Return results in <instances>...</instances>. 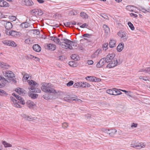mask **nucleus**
<instances>
[{"mask_svg": "<svg viewBox=\"0 0 150 150\" xmlns=\"http://www.w3.org/2000/svg\"><path fill=\"white\" fill-rule=\"evenodd\" d=\"M50 39L53 41L57 44H58L62 46V47L65 49H69L70 50L73 49V46L75 47L77 46V44L76 43L71 41L70 40L66 39H61V40L64 41V42H61L59 39L56 37H50Z\"/></svg>", "mask_w": 150, "mask_h": 150, "instance_id": "1", "label": "nucleus"}, {"mask_svg": "<svg viewBox=\"0 0 150 150\" xmlns=\"http://www.w3.org/2000/svg\"><path fill=\"white\" fill-rule=\"evenodd\" d=\"M27 81L30 86L28 88L30 92L28 93V95L32 99H35L38 97V94L33 93L31 92L37 93L40 92L41 90L40 89L36 88L38 86V84L36 82L32 80H28Z\"/></svg>", "mask_w": 150, "mask_h": 150, "instance_id": "2", "label": "nucleus"}, {"mask_svg": "<svg viewBox=\"0 0 150 150\" xmlns=\"http://www.w3.org/2000/svg\"><path fill=\"white\" fill-rule=\"evenodd\" d=\"M52 85L50 83H44L42 84L41 89L44 92L53 93L57 97L63 94L62 92L54 90L52 88Z\"/></svg>", "mask_w": 150, "mask_h": 150, "instance_id": "3", "label": "nucleus"}, {"mask_svg": "<svg viewBox=\"0 0 150 150\" xmlns=\"http://www.w3.org/2000/svg\"><path fill=\"white\" fill-rule=\"evenodd\" d=\"M115 56V54H111L108 55L105 58L106 63H109L107 66V68H110L117 65V61L116 59L114 58Z\"/></svg>", "mask_w": 150, "mask_h": 150, "instance_id": "4", "label": "nucleus"}, {"mask_svg": "<svg viewBox=\"0 0 150 150\" xmlns=\"http://www.w3.org/2000/svg\"><path fill=\"white\" fill-rule=\"evenodd\" d=\"M4 76L8 78H13L15 77V75L11 71L7 70L3 72Z\"/></svg>", "mask_w": 150, "mask_h": 150, "instance_id": "5", "label": "nucleus"}, {"mask_svg": "<svg viewBox=\"0 0 150 150\" xmlns=\"http://www.w3.org/2000/svg\"><path fill=\"white\" fill-rule=\"evenodd\" d=\"M1 23L4 25L5 28L7 30H10L12 28V24L10 22L2 21H1Z\"/></svg>", "mask_w": 150, "mask_h": 150, "instance_id": "6", "label": "nucleus"}, {"mask_svg": "<svg viewBox=\"0 0 150 150\" xmlns=\"http://www.w3.org/2000/svg\"><path fill=\"white\" fill-rule=\"evenodd\" d=\"M105 131L110 137H113L116 134L117 131L115 129H105Z\"/></svg>", "mask_w": 150, "mask_h": 150, "instance_id": "7", "label": "nucleus"}, {"mask_svg": "<svg viewBox=\"0 0 150 150\" xmlns=\"http://www.w3.org/2000/svg\"><path fill=\"white\" fill-rule=\"evenodd\" d=\"M31 13L36 16L42 15L43 14V11L40 9H34L31 11Z\"/></svg>", "mask_w": 150, "mask_h": 150, "instance_id": "8", "label": "nucleus"}, {"mask_svg": "<svg viewBox=\"0 0 150 150\" xmlns=\"http://www.w3.org/2000/svg\"><path fill=\"white\" fill-rule=\"evenodd\" d=\"M86 79L90 81L99 82L101 80L99 78L92 76H87L86 77Z\"/></svg>", "mask_w": 150, "mask_h": 150, "instance_id": "9", "label": "nucleus"}, {"mask_svg": "<svg viewBox=\"0 0 150 150\" xmlns=\"http://www.w3.org/2000/svg\"><path fill=\"white\" fill-rule=\"evenodd\" d=\"M13 95L18 100V102L20 103L23 105L25 104V103L24 100L21 96L15 93H13Z\"/></svg>", "mask_w": 150, "mask_h": 150, "instance_id": "10", "label": "nucleus"}, {"mask_svg": "<svg viewBox=\"0 0 150 150\" xmlns=\"http://www.w3.org/2000/svg\"><path fill=\"white\" fill-rule=\"evenodd\" d=\"M0 67L3 69H9L10 66L3 62H0Z\"/></svg>", "mask_w": 150, "mask_h": 150, "instance_id": "11", "label": "nucleus"}, {"mask_svg": "<svg viewBox=\"0 0 150 150\" xmlns=\"http://www.w3.org/2000/svg\"><path fill=\"white\" fill-rule=\"evenodd\" d=\"M6 35H11L13 37H16L18 34V33L15 31H10L6 32Z\"/></svg>", "mask_w": 150, "mask_h": 150, "instance_id": "12", "label": "nucleus"}, {"mask_svg": "<svg viewBox=\"0 0 150 150\" xmlns=\"http://www.w3.org/2000/svg\"><path fill=\"white\" fill-rule=\"evenodd\" d=\"M11 100L12 101L13 104L15 107L17 108H21V106L18 104L17 102V101L15 98L13 97H11Z\"/></svg>", "mask_w": 150, "mask_h": 150, "instance_id": "13", "label": "nucleus"}, {"mask_svg": "<svg viewBox=\"0 0 150 150\" xmlns=\"http://www.w3.org/2000/svg\"><path fill=\"white\" fill-rule=\"evenodd\" d=\"M124 45V44L122 42L120 43L117 48V51L119 52L122 51L123 49Z\"/></svg>", "mask_w": 150, "mask_h": 150, "instance_id": "14", "label": "nucleus"}, {"mask_svg": "<svg viewBox=\"0 0 150 150\" xmlns=\"http://www.w3.org/2000/svg\"><path fill=\"white\" fill-rule=\"evenodd\" d=\"M101 50L100 49H98L91 56L92 58H95L98 57L99 55L100 52Z\"/></svg>", "mask_w": 150, "mask_h": 150, "instance_id": "15", "label": "nucleus"}, {"mask_svg": "<svg viewBox=\"0 0 150 150\" xmlns=\"http://www.w3.org/2000/svg\"><path fill=\"white\" fill-rule=\"evenodd\" d=\"M33 50L37 52H39L41 50V48L38 44H35L33 46Z\"/></svg>", "mask_w": 150, "mask_h": 150, "instance_id": "16", "label": "nucleus"}, {"mask_svg": "<svg viewBox=\"0 0 150 150\" xmlns=\"http://www.w3.org/2000/svg\"><path fill=\"white\" fill-rule=\"evenodd\" d=\"M22 117L24 118L26 120L28 121H32L34 119L30 116L27 115H26L23 114L22 115Z\"/></svg>", "mask_w": 150, "mask_h": 150, "instance_id": "17", "label": "nucleus"}, {"mask_svg": "<svg viewBox=\"0 0 150 150\" xmlns=\"http://www.w3.org/2000/svg\"><path fill=\"white\" fill-rule=\"evenodd\" d=\"M16 91L20 95H23L25 94L24 90L21 88H18L16 89Z\"/></svg>", "mask_w": 150, "mask_h": 150, "instance_id": "18", "label": "nucleus"}, {"mask_svg": "<svg viewBox=\"0 0 150 150\" xmlns=\"http://www.w3.org/2000/svg\"><path fill=\"white\" fill-rule=\"evenodd\" d=\"M47 46L49 49L52 50H54L56 48V45L52 44H47Z\"/></svg>", "mask_w": 150, "mask_h": 150, "instance_id": "19", "label": "nucleus"}, {"mask_svg": "<svg viewBox=\"0 0 150 150\" xmlns=\"http://www.w3.org/2000/svg\"><path fill=\"white\" fill-rule=\"evenodd\" d=\"M0 80L2 82L3 85L5 84L7 82V81L6 79L1 76H0ZM3 86V85H2L0 83V88L2 87Z\"/></svg>", "mask_w": 150, "mask_h": 150, "instance_id": "20", "label": "nucleus"}, {"mask_svg": "<svg viewBox=\"0 0 150 150\" xmlns=\"http://www.w3.org/2000/svg\"><path fill=\"white\" fill-rule=\"evenodd\" d=\"M117 35L118 36L120 37V39L123 37L124 36L127 35L126 33L122 30H120L117 33Z\"/></svg>", "mask_w": 150, "mask_h": 150, "instance_id": "21", "label": "nucleus"}, {"mask_svg": "<svg viewBox=\"0 0 150 150\" xmlns=\"http://www.w3.org/2000/svg\"><path fill=\"white\" fill-rule=\"evenodd\" d=\"M24 4L27 6H31L34 4V3L31 0H25L24 1Z\"/></svg>", "mask_w": 150, "mask_h": 150, "instance_id": "22", "label": "nucleus"}, {"mask_svg": "<svg viewBox=\"0 0 150 150\" xmlns=\"http://www.w3.org/2000/svg\"><path fill=\"white\" fill-rule=\"evenodd\" d=\"M27 105L30 108H33L35 105V104L32 101L28 100L27 102Z\"/></svg>", "mask_w": 150, "mask_h": 150, "instance_id": "23", "label": "nucleus"}, {"mask_svg": "<svg viewBox=\"0 0 150 150\" xmlns=\"http://www.w3.org/2000/svg\"><path fill=\"white\" fill-rule=\"evenodd\" d=\"M135 146L137 149H140L144 148L145 146V145L143 143H140L138 144L137 143L136 145H135Z\"/></svg>", "mask_w": 150, "mask_h": 150, "instance_id": "24", "label": "nucleus"}, {"mask_svg": "<svg viewBox=\"0 0 150 150\" xmlns=\"http://www.w3.org/2000/svg\"><path fill=\"white\" fill-rule=\"evenodd\" d=\"M8 4L5 1L3 0H0V6L1 7L6 6Z\"/></svg>", "mask_w": 150, "mask_h": 150, "instance_id": "25", "label": "nucleus"}, {"mask_svg": "<svg viewBox=\"0 0 150 150\" xmlns=\"http://www.w3.org/2000/svg\"><path fill=\"white\" fill-rule=\"evenodd\" d=\"M116 41L114 40H112L110 41L109 46L110 48L114 47L115 45Z\"/></svg>", "mask_w": 150, "mask_h": 150, "instance_id": "26", "label": "nucleus"}, {"mask_svg": "<svg viewBox=\"0 0 150 150\" xmlns=\"http://www.w3.org/2000/svg\"><path fill=\"white\" fill-rule=\"evenodd\" d=\"M2 143L4 145V147L5 148L11 147L12 146V145L11 144L7 142L4 141H2Z\"/></svg>", "mask_w": 150, "mask_h": 150, "instance_id": "27", "label": "nucleus"}, {"mask_svg": "<svg viewBox=\"0 0 150 150\" xmlns=\"http://www.w3.org/2000/svg\"><path fill=\"white\" fill-rule=\"evenodd\" d=\"M90 86V85L88 83L86 82H82L81 87L82 88H88Z\"/></svg>", "mask_w": 150, "mask_h": 150, "instance_id": "28", "label": "nucleus"}, {"mask_svg": "<svg viewBox=\"0 0 150 150\" xmlns=\"http://www.w3.org/2000/svg\"><path fill=\"white\" fill-rule=\"evenodd\" d=\"M121 94H122V93L118 89L114 88V95L116 96Z\"/></svg>", "mask_w": 150, "mask_h": 150, "instance_id": "29", "label": "nucleus"}, {"mask_svg": "<svg viewBox=\"0 0 150 150\" xmlns=\"http://www.w3.org/2000/svg\"><path fill=\"white\" fill-rule=\"evenodd\" d=\"M80 16L83 19H87L88 18V15L83 12H81L80 13Z\"/></svg>", "mask_w": 150, "mask_h": 150, "instance_id": "30", "label": "nucleus"}, {"mask_svg": "<svg viewBox=\"0 0 150 150\" xmlns=\"http://www.w3.org/2000/svg\"><path fill=\"white\" fill-rule=\"evenodd\" d=\"M103 27L105 33L108 34L110 31L109 28L106 25H104Z\"/></svg>", "mask_w": 150, "mask_h": 150, "instance_id": "31", "label": "nucleus"}, {"mask_svg": "<svg viewBox=\"0 0 150 150\" xmlns=\"http://www.w3.org/2000/svg\"><path fill=\"white\" fill-rule=\"evenodd\" d=\"M82 82H79L74 84L73 85V87L74 88H78L79 87H81Z\"/></svg>", "mask_w": 150, "mask_h": 150, "instance_id": "32", "label": "nucleus"}, {"mask_svg": "<svg viewBox=\"0 0 150 150\" xmlns=\"http://www.w3.org/2000/svg\"><path fill=\"white\" fill-rule=\"evenodd\" d=\"M134 7L133 6H127L126 7V9L131 11H134Z\"/></svg>", "mask_w": 150, "mask_h": 150, "instance_id": "33", "label": "nucleus"}, {"mask_svg": "<svg viewBox=\"0 0 150 150\" xmlns=\"http://www.w3.org/2000/svg\"><path fill=\"white\" fill-rule=\"evenodd\" d=\"M71 58L74 60H78L79 59V56L76 54H73L71 56Z\"/></svg>", "mask_w": 150, "mask_h": 150, "instance_id": "34", "label": "nucleus"}, {"mask_svg": "<svg viewBox=\"0 0 150 150\" xmlns=\"http://www.w3.org/2000/svg\"><path fill=\"white\" fill-rule=\"evenodd\" d=\"M73 97H71L69 96H67L66 97H65L64 99V100L66 101L67 102H70L71 101H73Z\"/></svg>", "mask_w": 150, "mask_h": 150, "instance_id": "35", "label": "nucleus"}, {"mask_svg": "<svg viewBox=\"0 0 150 150\" xmlns=\"http://www.w3.org/2000/svg\"><path fill=\"white\" fill-rule=\"evenodd\" d=\"M30 27L31 28H34L33 24H30L29 23H28L27 22H25V28H27Z\"/></svg>", "mask_w": 150, "mask_h": 150, "instance_id": "36", "label": "nucleus"}, {"mask_svg": "<svg viewBox=\"0 0 150 150\" xmlns=\"http://www.w3.org/2000/svg\"><path fill=\"white\" fill-rule=\"evenodd\" d=\"M99 63H100L101 65H103V66L105 64V63L106 62V60L105 58H103L101 59L99 61Z\"/></svg>", "mask_w": 150, "mask_h": 150, "instance_id": "37", "label": "nucleus"}, {"mask_svg": "<svg viewBox=\"0 0 150 150\" xmlns=\"http://www.w3.org/2000/svg\"><path fill=\"white\" fill-rule=\"evenodd\" d=\"M140 71H144L145 72L150 74V67L146 68L145 69H142Z\"/></svg>", "mask_w": 150, "mask_h": 150, "instance_id": "38", "label": "nucleus"}, {"mask_svg": "<svg viewBox=\"0 0 150 150\" xmlns=\"http://www.w3.org/2000/svg\"><path fill=\"white\" fill-rule=\"evenodd\" d=\"M29 77V75L27 73H25L23 77V81H26L28 79Z\"/></svg>", "mask_w": 150, "mask_h": 150, "instance_id": "39", "label": "nucleus"}, {"mask_svg": "<svg viewBox=\"0 0 150 150\" xmlns=\"http://www.w3.org/2000/svg\"><path fill=\"white\" fill-rule=\"evenodd\" d=\"M128 36L127 35L124 36L123 37H122L121 38V40L123 42H126L128 40Z\"/></svg>", "mask_w": 150, "mask_h": 150, "instance_id": "40", "label": "nucleus"}, {"mask_svg": "<svg viewBox=\"0 0 150 150\" xmlns=\"http://www.w3.org/2000/svg\"><path fill=\"white\" fill-rule=\"evenodd\" d=\"M9 46H11L13 47H15L16 46V43L13 41H10L9 43Z\"/></svg>", "mask_w": 150, "mask_h": 150, "instance_id": "41", "label": "nucleus"}, {"mask_svg": "<svg viewBox=\"0 0 150 150\" xmlns=\"http://www.w3.org/2000/svg\"><path fill=\"white\" fill-rule=\"evenodd\" d=\"M108 43H104L103 45V48L104 50H106L108 49Z\"/></svg>", "mask_w": 150, "mask_h": 150, "instance_id": "42", "label": "nucleus"}, {"mask_svg": "<svg viewBox=\"0 0 150 150\" xmlns=\"http://www.w3.org/2000/svg\"><path fill=\"white\" fill-rule=\"evenodd\" d=\"M107 93L110 95H114V88L113 89H109L107 90Z\"/></svg>", "mask_w": 150, "mask_h": 150, "instance_id": "43", "label": "nucleus"}, {"mask_svg": "<svg viewBox=\"0 0 150 150\" xmlns=\"http://www.w3.org/2000/svg\"><path fill=\"white\" fill-rule=\"evenodd\" d=\"M7 95V94L5 91L2 90L0 89V96H3Z\"/></svg>", "mask_w": 150, "mask_h": 150, "instance_id": "44", "label": "nucleus"}, {"mask_svg": "<svg viewBox=\"0 0 150 150\" xmlns=\"http://www.w3.org/2000/svg\"><path fill=\"white\" fill-rule=\"evenodd\" d=\"M128 24L132 30H134V27L132 24L131 22H129L128 23Z\"/></svg>", "mask_w": 150, "mask_h": 150, "instance_id": "45", "label": "nucleus"}, {"mask_svg": "<svg viewBox=\"0 0 150 150\" xmlns=\"http://www.w3.org/2000/svg\"><path fill=\"white\" fill-rule=\"evenodd\" d=\"M2 42L4 44L8 46L9 45V43L10 42V40H4L2 41Z\"/></svg>", "mask_w": 150, "mask_h": 150, "instance_id": "46", "label": "nucleus"}, {"mask_svg": "<svg viewBox=\"0 0 150 150\" xmlns=\"http://www.w3.org/2000/svg\"><path fill=\"white\" fill-rule=\"evenodd\" d=\"M139 79H142L144 81H146L148 80V78L146 76H140L139 77Z\"/></svg>", "mask_w": 150, "mask_h": 150, "instance_id": "47", "label": "nucleus"}, {"mask_svg": "<svg viewBox=\"0 0 150 150\" xmlns=\"http://www.w3.org/2000/svg\"><path fill=\"white\" fill-rule=\"evenodd\" d=\"M73 101L75 100L76 102L79 103H81L82 101L81 100L75 97H73Z\"/></svg>", "mask_w": 150, "mask_h": 150, "instance_id": "48", "label": "nucleus"}, {"mask_svg": "<svg viewBox=\"0 0 150 150\" xmlns=\"http://www.w3.org/2000/svg\"><path fill=\"white\" fill-rule=\"evenodd\" d=\"M9 18L12 21H15L16 19V18L14 16H9Z\"/></svg>", "mask_w": 150, "mask_h": 150, "instance_id": "49", "label": "nucleus"}, {"mask_svg": "<svg viewBox=\"0 0 150 150\" xmlns=\"http://www.w3.org/2000/svg\"><path fill=\"white\" fill-rule=\"evenodd\" d=\"M69 65L71 67H76V64H75L74 62H69Z\"/></svg>", "mask_w": 150, "mask_h": 150, "instance_id": "50", "label": "nucleus"}, {"mask_svg": "<svg viewBox=\"0 0 150 150\" xmlns=\"http://www.w3.org/2000/svg\"><path fill=\"white\" fill-rule=\"evenodd\" d=\"M68 126V125L67 123L64 122L62 124V127L64 128L67 127Z\"/></svg>", "mask_w": 150, "mask_h": 150, "instance_id": "51", "label": "nucleus"}, {"mask_svg": "<svg viewBox=\"0 0 150 150\" xmlns=\"http://www.w3.org/2000/svg\"><path fill=\"white\" fill-rule=\"evenodd\" d=\"M73 83V81H71L67 84V85L68 86H70L72 85Z\"/></svg>", "mask_w": 150, "mask_h": 150, "instance_id": "52", "label": "nucleus"}, {"mask_svg": "<svg viewBox=\"0 0 150 150\" xmlns=\"http://www.w3.org/2000/svg\"><path fill=\"white\" fill-rule=\"evenodd\" d=\"M25 42L27 44H29L31 43V41L30 39L28 38L25 40Z\"/></svg>", "mask_w": 150, "mask_h": 150, "instance_id": "53", "label": "nucleus"}, {"mask_svg": "<svg viewBox=\"0 0 150 150\" xmlns=\"http://www.w3.org/2000/svg\"><path fill=\"white\" fill-rule=\"evenodd\" d=\"M91 36V34L88 33L85 34L83 35V36L84 37H90Z\"/></svg>", "mask_w": 150, "mask_h": 150, "instance_id": "54", "label": "nucleus"}, {"mask_svg": "<svg viewBox=\"0 0 150 150\" xmlns=\"http://www.w3.org/2000/svg\"><path fill=\"white\" fill-rule=\"evenodd\" d=\"M87 63L89 65H92L93 64V62L92 60H88L87 61Z\"/></svg>", "mask_w": 150, "mask_h": 150, "instance_id": "55", "label": "nucleus"}, {"mask_svg": "<svg viewBox=\"0 0 150 150\" xmlns=\"http://www.w3.org/2000/svg\"><path fill=\"white\" fill-rule=\"evenodd\" d=\"M102 17L103 18H104V19H107V20H109V18L106 15L103 14V15H101Z\"/></svg>", "mask_w": 150, "mask_h": 150, "instance_id": "56", "label": "nucleus"}, {"mask_svg": "<svg viewBox=\"0 0 150 150\" xmlns=\"http://www.w3.org/2000/svg\"><path fill=\"white\" fill-rule=\"evenodd\" d=\"M88 26V25L86 23H84V24H83L82 25H80V27L81 28H86V27Z\"/></svg>", "mask_w": 150, "mask_h": 150, "instance_id": "57", "label": "nucleus"}, {"mask_svg": "<svg viewBox=\"0 0 150 150\" xmlns=\"http://www.w3.org/2000/svg\"><path fill=\"white\" fill-rule=\"evenodd\" d=\"M130 15L131 16H133L134 18H136L137 17V15L134 13H131L130 14Z\"/></svg>", "mask_w": 150, "mask_h": 150, "instance_id": "58", "label": "nucleus"}, {"mask_svg": "<svg viewBox=\"0 0 150 150\" xmlns=\"http://www.w3.org/2000/svg\"><path fill=\"white\" fill-rule=\"evenodd\" d=\"M137 124H136V123H132V125L131 126V127H137Z\"/></svg>", "mask_w": 150, "mask_h": 150, "instance_id": "59", "label": "nucleus"}, {"mask_svg": "<svg viewBox=\"0 0 150 150\" xmlns=\"http://www.w3.org/2000/svg\"><path fill=\"white\" fill-rule=\"evenodd\" d=\"M28 57L29 59H33L34 58V56H33L32 55L29 54L28 55Z\"/></svg>", "mask_w": 150, "mask_h": 150, "instance_id": "60", "label": "nucleus"}, {"mask_svg": "<svg viewBox=\"0 0 150 150\" xmlns=\"http://www.w3.org/2000/svg\"><path fill=\"white\" fill-rule=\"evenodd\" d=\"M34 31V33H36V34L37 35H39L40 34V32L39 30H33Z\"/></svg>", "mask_w": 150, "mask_h": 150, "instance_id": "61", "label": "nucleus"}, {"mask_svg": "<svg viewBox=\"0 0 150 150\" xmlns=\"http://www.w3.org/2000/svg\"><path fill=\"white\" fill-rule=\"evenodd\" d=\"M71 22H66L64 23V25L66 26H69L70 24H71Z\"/></svg>", "mask_w": 150, "mask_h": 150, "instance_id": "62", "label": "nucleus"}, {"mask_svg": "<svg viewBox=\"0 0 150 150\" xmlns=\"http://www.w3.org/2000/svg\"><path fill=\"white\" fill-rule=\"evenodd\" d=\"M33 60L35 61L39 62L40 61V59L39 58L34 57V58L33 59Z\"/></svg>", "mask_w": 150, "mask_h": 150, "instance_id": "63", "label": "nucleus"}, {"mask_svg": "<svg viewBox=\"0 0 150 150\" xmlns=\"http://www.w3.org/2000/svg\"><path fill=\"white\" fill-rule=\"evenodd\" d=\"M102 66H103V65L101 64L100 63H99V62L96 65V66L98 68H100Z\"/></svg>", "mask_w": 150, "mask_h": 150, "instance_id": "64", "label": "nucleus"}]
</instances>
